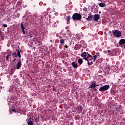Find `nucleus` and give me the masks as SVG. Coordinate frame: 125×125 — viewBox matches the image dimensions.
<instances>
[{
	"instance_id": "1",
	"label": "nucleus",
	"mask_w": 125,
	"mask_h": 125,
	"mask_svg": "<svg viewBox=\"0 0 125 125\" xmlns=\"http://www.w3.org/2000/svg\"><path fill=\"white\" fill-rule=\"evenodd\" d=\"M72 19L74 21H80L82 19V15L78 13H74L72 16Z\"/></svg>"
},
{
	"instance_id": "2",
	"label": "nucleus",
	"mask_w": 125,
	"mask_h": 125,
	"mask_svg": "<svg viewBox=\"0 0 125 125\" xmlns=\"http://www.w3.org/2000/svg\"><path fill=\"white\" fill-rule=\"evenodd\" d=\"M112 33L117 38H120L122 36V32L118 30H113L112 31Z\"/></svg>"
},
{
	"instance_id": "3",
	"label": "nucleus",
	"mask_w": 125,
	"mask_h": 125,
	"mask_svg": "<svg viewBox=\"0 0 125 125\" xmlns=\"http://www.w3.org/2000/svg\"><path fill=\"white\" fill-rule=\"evenodd\" d=\"M110 88V85H105L100 88L99 91H106Z\"/></svg>"
},
{
	"instance_id": "4",
	"label": "nucleus",
	"mask_w": 125,
	"mask_h": 125,
	"mask_svg": "<svg viewBox=\"0 0 125 125\" xmlns=\"http://www.w3.org/2000/svg\"><path fill=\"white\" fill-rule=\"evenodd\" d=\"M96 86H99V85L96 84V82L92 81L91 83L90 86L88 87V89H89V88H95Z\"/></svg>"
},
{
	"instance_id": "5",
	"label": "nucleus",
	"mask_w": 125,
	"mask_h": 125,
	"mask_svg": "<svg viewBox=\"0 0 125 125\" xmlns=\"http://www.w3.org/2000/svg\"><path fill=\"white\" fill-rule=\"evenodd\" d=\"M88 54L87 53L84 52L83 53L81 54V56L83 58V59L84 60H87V56H88Z\"/></svg>"
},
{
	"instance_id": "6",
	"label": "nucleus",
	"mask_w": 125,
	"mask_h": 125,
	"mask_svg": "<svg viewBox=\"0 0 125 125\" xmlns=\"http://www.w3.org/2000/svg\"><path fill=\"white\" fill-rule=\"evenodd\" d=\"M99 19H100V15H99V14H95L94 15V21H96V22H97V21H98V20H99Z\"/></svg>"
},
{
	"instance_id": "7",
	"label": "nucleus",
	"mask_w": 125,
	"mask_h": 125,
	"mask_svg": "<svg viewBox=\"0 0 125 125\" xmlns=\"http://www.w3.org/2000/svg\"><path fill=\"white\" fill-rule=\"evenodd\" d=\"M93 60V58H92V56L91 55L88 54V56L87 57V60L86 61H87V62L92 61Z\"/></svg>"
},
{
	"instance_id": "8",
	"label": "nucleus",
	"mask_w": 125,
	"mask_h": 125,
	"mask_svg": "<svg viewBox=\"0 0 125 125\" xmlns=\"http://www.w3.org/2000/svg\"><path fill=\"white\" fill-rule=\"evenodd\" d=\"M21 66H22V62H21V61H20L18 62V63L17 64V70H19V69L21 68Z\"/></svg>"
},
{
	"instance_id": "9",
	"label": "nucleus",
	"mask_w": 125,
	"mask_h": 125,
	"mask_svg": "<svg viewBox=\"0 0 125 125\" xmlns=\"http://www.w3.org/2000/svg\"><path fill=\"white\" fill-rule=\"evenodd\" d=\"M21 30H22V32H23V35H25V27H24V25L23 24V22L21 23Z\"/></svg>"
},
{
	"instance_id": "10",
	"label": "nucleus",
	"mask_w": 125,
	"mask_h": 125,
	"mask_svg": "<svg viewBox=\"0 0 125 125\" xmlns=\"http://www.w3.org/2000/svg\"><path fill=\"white\" fill-rule=\"evenodd\" d=\"M71 65L73 67V68H74V69H76V68H78V64H77L76 63V62H73L71 63Z\"/></svg>"
},
{
	"instance_id": "11",
	"label": "nucleus",
	"mask_w": 125,
	"mask_h": 125,
	"mask_svg": "<svg viewBox=\"0 0 125 125\" xmlns=\"http://www.w3.org/2000/svg\"><path fill=\"white\" fill-rule=\"evenodd\" d=\"M119 44L120 45L125 44V40L124 39L120 40L119 41Z\"/></svg>"
},
{
	"instance_id": "12",
	"label": "nucleus",
	"mask_w": 125,
	"mask_h": 125,
	"mask_svg": "<svg viewBox=\"0 0 125 125\" xmlns=\"http://www.w3.org/2000/svg\"><path fill=\"white\" fill-rule=\"evenodd\" d=\"M92 18H93V16L89 15L87 18H86V20H87V21H91L92 20Z\"/></svg>"
},
{
	"instance_id": "13",
	"label": "nucleus",
	"mask_w": 125,
	"mask_h": 125,
	"mask_svg": "<svg viewBox=\"0 0 125 125\" xmlns=\"http://www.w3.org/2000/svg\"><path fill=\"white\" fill-rule=\"evenodd\" d=\"M31 118H30L29 119V121H28L27 122V124H28V125H34V122H32V121H31Z\"/></svg>"
},
{
	"instance_id": "14",
	"label": "nucleus",
	"mask_w": 125,
	"mask_h": 125,
	"mask_svg": "<svg viewBox=\"0 0 125 125\" xmlns=\"http://www.w3.org/2000/svg\"><path fill=\"white\" fill-rule=\"evenodd\" d=\"M78 113H82L83 112V107L82 106L78 107Z\"/></svg>"
},
{
	"instance_id": "15",
	"label": "nucleus",
	"mask_w": 125,
	"mask_h": 125,
	"mask_svg": "<svg viewBox=\"0 0 125 125\" xmlns=\"http://www.w3.org/2000/svg\"><path fill=\"white\" fill-rule=\"evenodd\" d=\"M99 5L100 7H105V6H106V4L104 3H99Z\"/></svg>"
},
{
	"instance_id": "16",
	"label": "nucleus",
	"mask_w": 125,
	"mask_h": 125,
	"mask_svg": "<svg viewBox=\"0 0 125 125\" xmlns=\"http://www.w3.org/2000/svg\"><path fill=\"white\" fill-rule=\"evenodd\" d=\"M100 56L99 55H94L93 56V62H95V60H96V58H99Z\"/></svg>"
},
{
	"instance_id": "17",
	"label": "nucleus",
	"mask_w": 125,
	"mask_h": 125,
	"mask_svg": "<svg viewBox=\"0 0 125 125\" xmlns=\"http://www.w3.org/2000/svg\"><path fill=\"white\" fill-rule=\"evenodd\" d=\"M74 49H75V50H78L79 49H81V45H80L79 44L76 45Z\"/></svg>"
},
{
	"instance_id": "18",
	"label": "nucleus",
	"mask_w": 125,
	"mask_h": 125,
	"mask_svg": "<svg viewBox=\"0 0 125 125\" xmlns=\"http://www.w3.org/2000/svg\"><path fill=\"white\" fill-rule=\"evenodd\" d=\"M17 52L18 56H19V58H21V54L20 53V51H19V49L17 50Z\"/></svg>"
},
{
	"instance_id": "19",
	"label": "nucleus",
	"mask_w": 125,
	"mask_h": 125,
	"mask_svg": "<svg viewBox=\"0 0 125 125\" xmlns=\"http://www.w3.org/2000/svg\"><path fill=\"white\" fill-rule=\"evenodd\" d=\"M78 63H79L80 64V65H82V64H83V59H78Z\"/></svg>"
},
{
	"instance_id": "20",
	"label": "nucleus",
	"mask_w": 125,
	"mask_h": 125,
	"mask_svg": "<svg viewBox=\"0 0 125 125\" xmlns=\"http://www.w3.org/2000/svg\"><path fill=\"white\" fill-rule=\"evenodd\" d=\"M52 24H53L52 27H53V28L55 27H57V24H56V22L53 21Z\"/></svg>"
},
{
	"instance_id": "21",
	"label": "nucleus",
	"mask_w": 125,
	"mask_h": 125,
	"mask_svg": "<svg viewBox=\"0 0 125 125\" xmlns=\"http://www.w3.org/2000/svg\"><path fill=\"white\" fill-rule=\"evenodd\" d=\"M70 19H71V17L70 16H68L66 17V20L67 22H69Z\"/></svg>"
},
{
	"instance_id": "22",
	"label": "nucleus",
	"mask_w": 125,
	"mask_h": 125,
	"mask_svg": "<svg viewBox=\"0 0 125 125\" xmlns=\"http://www.w3.org/2000/svg\"><path fill=\"white\" fill-rule=\"evenodd\" d=\"M110 93L111 94H112V95H114V94H116V92L115 91V90H111L110 91Z\"/></svg>"
},
{
	"instance_id": "23",
	"label": "nucleus",
	"mask_w": 125,
	"mask_h": 125,
	"mask_svg": "<svg viewBox=\"0 0 125 125\" xmlns=\"http://www.w3.org/2000/svg\"><path fill=\"white\" fill-rule=\"evenodd\" d=\"M10 56H11V55H10V54H8L7 55V56H6V60H7V61H8V60H9V57H10Z\"/></svg>"
},
{
	"instance_id": "24",
	"label": "nucleus",
	"mask_w": 125,
	"mask_h": 125,
	"mask_svg": "<svg viewBox=\"0 0 125 125\" xmlns=\"http://www.w3.org/2000/svg\"><path fill=\"white\" fill-rule=\"evenodd\" d=\"M64 42H65V40H64V39H61V40H60V43L63 44H64Z\"/></svg>"
},
{
	"instance_id": "25",
	"label": "nucleus",
	"mask_w": 125,
	"mask_h": 125,
	"mask_svg": "<svg viewBox=\"0 0 125 125\" xmlns=\"http://www.w3.org/2000/svg\"><path fill=\"white\" fill-rule=\"evenodd\" d=\"M87 63H88V65H89V66H90V65H91V64H93V62H92V61H88V62H87Z\"/></svg>"
},
{
	"instance_id": "26",
	"label": "nucleus",
	"mask_w": 125,
	"mask_h": 125,
	"mask_svg": "<svg viewBox=\"0 0 125 125\" xmlns=\"http://www.w3.org/2000/svg\"><path fill=\"white\" fill-rule=\"evenodd\" d=\"M12 55H13L14 57H18V55H17V54H16V52H15L14 53L12 54Z\"/></svg>"
},
{
	"instance_id": "27",
	"label": "nucleus",
	"mask_w": 125,
	"mask_h": 125,
	"mask_svg": "<svg viewBox=\"0 0 125 125\" xmlns=\"http://www.w3.org/2000/svg\"><path fill=\"white\" fill-rule=\"evenodd\" d=\"M12 111L14 112L15 113H16L17 111H16V108H15V107H14L13 109H12Z\"/></svg>"
},
{
	"instance_id": "28",
	"label": "nucleus",
	"mask_w": 125,
	"mask_h": 125,
	"mask_svg": "<svg viewBox=\"0 0 125 125\" xmlns=\"http://www.w3.org/2000/svg\"><path fill=\"white\" fill-rule=\"evenodd\" d=\"M36 42L39 43L38 45H41V44H42V43H41V42H40V41H36Z\"/></svg>"
},
{
	"instance_id": "29",
	"label": "nucleus",
	"mask_w": 125,
	"mask_h": 125,
	"mask_svg": "<svg viewBox=\"0 0 125 125\" xmlns=\"http://www.w3.org/2000/svg\"><path fill=\"white\" fill-rule=\"evenodd\" d=\"M3 27L4 28H7V24H3Z\"/></svg>"
},
{
	"instance_id": "30",
	"label": "nucleus",
	"mask_w": 125,
	"mask_h": 125,
	"mask_svg": "<svg viewBox=\"0 0 125 125\" xmlns=\"http://www.w3.org/2000/svg\"><path fill=\"white\" fill-rule=\"evenodd\" d=\"M83 10H84V11H86L87 10V8H84L83 9Z\"/></svg>"
},
{
	"instance_id": "31",
	"label": "nucleus",
	"mask_w": 125,
	"mask_h": 125,
	"mask_svg": "<svg viewBox=\"0 0 125 125\" xmlns=\"http://www.w3.org/2000/svg\"><path fill=\"white\" fill-rule=\"evenodd\" d=\"M107 53L110 55V53H111V50H108Z\"/></svg>"
},
{
	"instance_id": "32",
	"label": "nucleus",
	"mask_w": 125,
	"mask_h": 125,
	"mask_svg": "<svg viewBox=\"0 0 125 125\" xmlns=\"http://www.w3.org/2000/svg\"><path fill=\"white\" fill-rule=\"evenodd\" d=\"M29 37H30V38H33V34H30L29 35Z\"/></svg>"
},
{
	"instance_id": "33",
	"label": "nucleus",
	"mask_w": 125,
	"mask_h": 125,
	"mask_svg": "<svg viewBox=\"0 0 125 125\" xmlns=\"http://www.w3.org/2000/svg\"><path fill=\"white\" fill-rule=\"evenodd\" d=\"M80 38L81 37H80V36H77V40H80Z\"/></svg>"
},
{
	"instance_id": "34",
	"label": "nucleus",
	"mask_w": 125,
	"mask_h": 125,
	"mask_svg": "<svg viewBox=\"0 0 125 125\" xmlns=\"http://www.w3.org/2000/svg\"><path fill=\"white\" fill-rule=\"evenodd\" d=\"M56 91L55 88H53V91Z\"/></svg>"
},
{
	"instance_id": "35",
	"label": "nucleus",
	"mask_w": 125,
	"mask_h": 125,
	"mask_svg": "<svg viewBox=\"0 0 125 125\" xmlns=\"http://www.w3.org/2000/svg\"><path fill=\"white\" fill-rule=\"evenodd\" d=\"M94 91H97V89H96V88L94 89Z\"/></svg>"
},
{
	"instance_id": "36",
	"label": "nucleus",
	"mask_w": 125,
	"mask_h": 125,
	"mask_svg": "<svg viewBox=\"0 0 125 125\" xmlns=\"http://www.w3.org/2000/svg\"><path fill=\"white\" fill-rule=\"evenodd\" d=\"M64 47H65V48H68V46H67V45H65V46H64Z\"/></svg>"
},
{
	"instance_id": "37",
	"label": "nucleus",
	"mask_w": 125,
	"mask_h": 125,
	"mask_svg": "<svg viewBox=\"0 0 125 125\" xmlns=\"http://www.w3.org/2000/svg\"><path fill=\"white\" fill-rule=\"evenodd\" d=\"M16 60V59H14L13 62H15V61Z\"/></svg>"
},
{
	"instance_id": "38",
	"label": "nucleus",
	"mask_w": 125,
	"mask_h": 125,
	"mask_svg": "<svg viewBox=\"0 0 125 125\" xmlns=\"http://www.w3.org/2000/svg\"><path fill=\"white\" fill-rule=\"evenodd\" d=\"M100 1H101V2H102V0H99Z\"/></svg>"
},
{
	"instance_id": "39",
	"label": "nucleus",
	"mask_w": 125,
	"mask_h": 125,
	"mask_svg": "<svg viewBox=\"0 0 125 125\" xmlns=\"http://www.w3.org/2000/svg\"><path fill=\"white\" fill-rule=\"evenodd\" d=\"M50 42H52V40L50 41Z\"/></svg>"
},
{
	"instance_id": "40",
	"label": "nucleus",
	"mask_w": 125,
	"mask_h": 125,
	"mask_svg": "<svg viewBox=\"0 0 125 125\" xmlns=\"http://www.w3.org/2000/svg\"><path fill=\"white\" fill-rule=\"evenodd\" d=\"M36 18H37V19H38V18H39V17H37Z\"/></svg>"
},
{
	"instance_id": "41",
	"label": "nucleus",
	"mask_w": 125,
	"mask_h": 125,
	"mask_svg": "<svg viewBox=\"0 0 125 125\" xmlns=\"http://www.w3.org/2000/svg\"><path fill=\"white\" fill-rule=\"evenodd\" d=\"M0 33H1V30H0Z\"/></svg>"
},
{
	"instance_id": "42",
	"label": "nucleus",
	"mask_w": 125,
	"mask_h": 125,
	"mask_svg": "<svg viewBox=\"0 0 125 125\" xmlns=\"http://www.w3.org/2000/svg\"><path fill=\"white\" fill-rule=\"evenodd\" d=\"M99 13H101V11H100V12H99Z\"/></svg>"
},
{
	"instance_id": "43",
	"label": "nucleus",
	"mask_w": 125,
	"mask_h": 125,
	"mask_svg": "<svg viewBox=\"0 0 125 125\" xmlns=\"http://www.w3.org/2000/svg\"><path fill=\"white\" fill-rule=\"evenodd\" d=\"M37 21H39V20H37Z\"/></svg>"
}]
</instances>
